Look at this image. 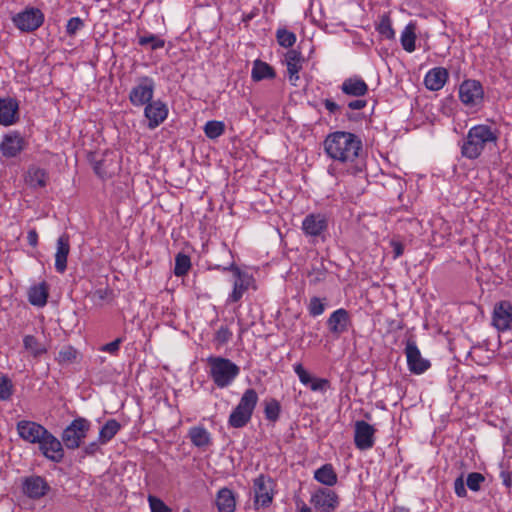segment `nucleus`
Returning <instances> with one entry per match:
<instances>
[{
    "instance_id": "6",
    "label": "nucleus",
    "mask_w": 512,
    "mask_h": 512,
    "mask_svg": "<svg viewBox=\"0 0 512 512\" xmlns=\"http://www.w3.org/2000/svg\"><path fill=\"white\" fill-rule=\"evenodd\" d=\"M90 422L85 418L74 419L62 433V441L67 449H77L87 436Z\"/></svg>"
},
{
    "instance_id": "31",
    "label": "nucleus",
    "mask_w": 512,
    "mask_h": 512,
    "mask_svg": "<svg viewBox=\"0 0 512 512\" xmlns=\"http://www.w3.org/2000/svg\"><path fill=\"white\" fill-rule=\"evenodd\" d=\"M216 505L219 512H234L236 501L233 492L228 488H222L218 491Z\"/></svg>"
},
{
    "instance_id": "50",
    "label": "nucleus",
    "mask_w": 512,
    "mask_h": 512,
    "mask_svg": "<svg viewBox=\"0 0 512 512\" xmlns=\"http://www.w3.org/2000/svg\"><path fill=\"white\" fill-rule=\"evenodd\" d=\"M122 342H123L122 338H117V339H115L114 341H112L110 343L102 345L99 348V350L102 351V352L109 353L111 355H117V353L120 350V345L122 344Z\"/></svg>"
},
{
    "instance_id": "40",
    "label": "nucleus",
    "mask_w": 512,
    "mask_h": 512,
    "mask_svg": "<svg viewBox=\"0 0 512 512\" xmlns=\"http://www.w3.org/2000/svg\"><path fill=\"white\" fill-rule=\"evenodd\" d=\"M225 131V125L221 121L211 120L204 126V133L210 139L220 137Z\"/></svg>"
},
{
    "instance_id": "54",
    "label": "nucleus",
    "mask_w": 512,
    "mask_h": 512,
    "mask_svg": "<svg viewBox=\"0 0 512 512\" xmlns=\"http://www.w3.org/2000/svg\"><path fill=\"white\" fill-rule=\"evenodd\" d=\"M27 241L32 247H36L38 244V233L35 229H31L27 234Z\"/></svg>"
},
{
    "instance_id": "7",
    "label": "nucleus",
    "mask_w": 512,
    "mask_h": 512,
    "mask_svg": "<svg viewBox=\"0 0 512 512\" xmlns=\"http://www.w3.org/2000/svg\"><path fill=\"white\" fill-rule=\"evenodd\" d=\"M155 81L149 76L137 78L135 85L129 92V100L135 107L144 106L153 99L155 91Z\"/></svg>"
},
{
    "instance_id": "46",
    "label": "nucleus",
    "mask_w": 512,
    "mask_h": 512,
    "mask_svg": "<svg viewBox=\"0 0 512 512\" xmlns=\"http://www.w3.org/2000/svg\"><path fill=\"white\" fill-rule=\"evenodd\" d=\"M485 481V477L479 472L469 473L467 476L466 484L472 491H479L481 484Z\"/></svg>"
},
{
    "instance_id": "4",
    "label": "nucleus",
    "mask_w": 512,
    "mask_h": 512,
    "mask_svg": "<svg viewBox=\"0 0 512 512\" xmlns=\"http://www.w3.org/2000/svg\"><path fill=\"white\" fill-rule=\"evenodd\" d=\"M258 402V395L252 388L247 389L237 406L231 412L228 424L233 428H242L250 420Z\"/></svg>"
},
{
    "instance_id": "60",
    "label": "nucleus",
    "mask_w": 512,
    "mask_h": 512,
    "mask_svg": "<svg viewBox=\"0 0 512 512\" xmlns=\"http://www.w3.org/2000/svg\"><path fill=\"white\" fill-rule=\"evenodd\" d=\"M502 477H503V484L507 488H510L512 486V479H511L510 475L502 473Z\"/></svg>"
},
{
    "instance_id": "1",
    "label": "nucleus",
    "mask_w": 512,
    "mask_h": 512,
    "mask_svg": "<svg viewBox=\"0 0 512 512\" xmlns=\"http://www.w3.org/2000/svg\"><path fill=\"white\" fill-rule=\"evenodd\" d=\"M326 156L331 160L329 175L339 178L345 175L357 176L366 168L365 154L361 139L346 131L328 134L323 142Z\"/></svg>"
},
{
    "instance_id": "23",
    "label": "nucleus",
    "mask_w": 512,
    "mask_h": 512,
    "mask_svg": "<svg viewBox=\"0 0 512 512\" xmlns=\"http://www.w3.org/2000/svg\"><path fill=\"white\" fill-rule=\"evenodd\" d=\"M23 493L31 499H39L47 494L49 485L41 476H29L23 480Z\"/></svg>"
},
{
    "instance_id": "2",
    "label": "nucleus",
    "mask_w": 512,
    "mask_h": 512,
    "mask_svg": "<svg viewBox=\"0 0 512 512\" xmlns=\"http://www.w3.org/2000/svg\"><path fill=\"white\" fill-rule=\"evenodd\" d=\"M498 136L496 130L488 125L471 127L461 146V154L467 159H477L486 147L495 145Z\"/></svg>"
},
{
    "instance_id": "30",
    "label": "nucleus",
    "mask_w": 512,
    "mask_h": 512,
    "mask_svg": "<svg viewBox=\"0 0 512 512\" xmlns=\"http://www.w3.org/2000/svg\"><path fill=\"white\" fill-rule=\"evenodd\" d=\"M191 443L198 448H206L211 444V435L203 426H194L188 432Z\"/></svg>"
},
{
    "instance_id": "56",
    "label": "nucleus",
    "mask_w": 512,
    "mask_h": 512,
    "mask_svg": "<svg viewBox=\"0 0 512 512\" xmlns=\"http://www.w3.org/2000/svg\"><path fill=\"white\" fill-rule=\"evenodd\" d=\"M366 104H367V102L365 100L357 99V100L350 101L348 103V107L351 110H360V109L364 108L366 106Z\"/></svg>"
},
{
    "instance_id": "39",
    "label": "nucleus",
    "mask_w": 512,
    "mask_h": 512,
    "mask_svg": "<svg viewBox=\"0 0 512 512\" xmlns=\"http://www.w3.org/2000/svg\"><path fill=\"white\" fill-rule=\"evenodd\" d=\"M138 44L140 46L149 45L151 50H158L165 46V40L155 34H146L139 36Z\"/></svg>"
},
{
    "instance_id": "52",
    "label": "nucleus",
    "mask_w": 512,
    "mask_h": 512,
    "mask_svg": "<svg viewBox=\"0 0 512 512\" xmlns=\"http://www.w3.org/2000/svg\"><path fill=\"white\" fill-rule=\"evenodd\" d=\"M454 490L458 497H465L467 495L463 476L456 478L454 481Z\"/></svg>"
},
{
    "instance_id": "33",
    "label": "nucleus",
    "mask_w": 512,
    "mask_h": 512,
    "mask_svg": "<svg viewBox=\"0 0 512 512\" xmlns=\"http://www.w3.org/2000/svg\"><path fill=\"white\" fill-rule=\"evenodd\" d=\"M23 347L33 358H39L47 353L45 343L39 341L33 335H25L23 338Z\"/></svg>"
},
{
    "instance_id": "47",
    "label": "nucleus",
    "mask_w": 512,
    "mask_h": 512,
    "mask_svg": "<svg viewBox=\"0 0 512 512\" xmlns=\"http://www.w3.org/2000/svg\"><path fill=\"white\" fill-rule=\"evenodd\" d=\"M148 503L151 512H171V508L168 507L160 498L149 495Z\"/></svg>"
},
{
    "instance_id": "28",
    "label": "nucleus",
    "mask_w": 512,
    "mask_h": 512,
    "mask_svg": "<svg viewBox=\"0 0 512 512\" xmlns=\"http://www.w3.org/2000/svg\"><path fill=\"white\" fill-rule=\"evenodd\" d=\"M341 90L348 96L362 97L367 94L368 85L360 77H350L343 81Z\"/></svg>"
},
{
    "instance_id": "38",
    "label": "nucleus",
    "mask_w": 512,
    "mask_h": 512,
    "mask_svg": "<svg viewBox=\"0 0 512 512\" xmlns=\"http://www.w3.org/2000/svg\"><path fill=\"white\" fill-rule=\"evenodd\" d=\"M191 268L190 257L183 253H178L175 257L174 274L178 277L184 276Z\"/></svg>"
},
{
    "instance_id": "48",
    "label": "nucleus",
    "mask_w": 512,
    "mask_h": 512,
    "mask_svg": "<svg viewBox=\"0 0 512 512\" xmlns=\"http://www.w3.org/2000/svg\"><path fill=\"white\" fill-rule=\"evenodd\" d=\"M84 27V22L80 17H72L68 20L66 25V33L69 36H74Z\"/></svg>"
},
{
    "instance_id": "25",
    "label": "nucleus",
    "mask_w": 512,
    "mask_h": 512,
    "mask_svg": "<svg viewBox=\"0 0 512 512\" xmlns=\"http://www.w3.org/2000/svg\"><path fill=\"white\" fill-rule=\"evenodd\" d=\"M449 78L446 68L435 67L429 70L424 77L425 87L430 91H438L444 87Z\"/></svg>"
},
{
    "instance_id": "32",
    "label": "nucleus",
    "mask_w": 512,
    "mask_h": 512,
    "mask_svg": "<svg viewBox=\"0 0 512 512\" xmlns=\"http://www.w3.org/2000/svg\"><path fill=\"white\" fill-rule=\"evenodd\" d=\"M314 478L326 486H334L338 477L332 464H324L314 472Z\"/></svg>"
},
{
    "instance_id": "55",
    "label": "nucleus",
    "mask_w": 512,
    "mask_h": 512,
    "mask_svg": "<svg viewBox=\"0 0 512 512\" xmlns=\"http://www.w3.org/2000/svg\"><path fill=\"white\" fill-rule=\"evenodd\" d=\"M391 246L393 248L394 258L400 257L404 252L403 245L398 241H392Z\"/></svg>"
},
{
    "instance_id": "35",
    "label": "nucleus",
    "mask_w": 512,
    "mask_h": 512,
    "mask_svg": "<svg viewBox=\"0 0 512 512\" xmlns=\"http://www.w3.org/2000/svg\"><path fill=\"white\" fill-rule=\"evenodd\" d=\"M251 77L254 81H261L264 79H272L275 77L274 69L261 60H256L253 63Z\"/></svg>"
},
{
    "instance_id": "19",
    "label": "nucleus",
    "mask_w": 512,
    "mask_h": 512,
    "mask_svg": "<svg viewBox=\"0 0 512 512\" xmlns=\"http://www.w3.org/2000/svg\"><path fill=\"white\" fill-rule=\"evenodd\" d=\"M405 354L408 368L412 373L422 374L430 367L429 361L421 356V353L414 341H407Z\"/></svg>"
},
{
    "instance_id": "49",
    "label": "nucleus",
    "mask_w": 512,
    "mask_h": 512,
    "mask_svg": "<svg viewBox=\"0 0 512 512\" xmlns=\"http://www.w3.org/2000/svg\"><path fill=\"white\" fill-rule=\"evenodd\" d=\"M232 337V332L226 326H221L215 333L214 340L217 345L222 346L226 344Z\"/></svg>"
},
{
    "instance_id": "26",
    "label": "nucleus",
    "mask_w": 512,
    "mask_h": 512,
    "mask_svg": "<svg viewBox=\"0 0 512 512\" xmlns=\"http://www.w3.org/2000/svg\"><path fill=\"white\" fill-rule=\"evenodd\" d=\"M70 252V239L67 234H62L57 240L55 253V269L58 273H64L67 268V258Z\"/></svg>"
},
{
    "instance_id": "41",
    "label": "nucleus",
    "mask_w": 512,
    "mask_h": 512,
    "mask_svg": "<svg viewBox=\"0 0 512 512\" xmlns=\"http://www.w3.org/2000/svg\"><path fill=\"white\" fill-rule=\"evenodd\" d=\"M276 39L280 46L284 48L292 47L296 42V35L286 28H279L276 31Z\"/></svg>"
},
{
    "instance_id": "24",
    "label": "nucleus",
    "mask_w": 512,
    "mask_h": 512,
    "mask_svg": "<svg viewBox=\"0 0 512 512\" xmlns=\"http://www.w3.org/2000/svg\"><path fill=\"white\" fill-rule=\"evenodd\" d=\"M284 61L287 66L288 79L292 85L296 86L299 80V72L303 67L304 58L301 52L291 49L286 52Z\"/></svg>"
},
{
    "instance_id": "58",
    "label": "nucleus",
    "mask_w": 512,
    "mask_h": 512,
    "mask_svg": "<svg viewBox=\"0 0 512 512\" xmlns=\"http://www.w3.org/2000/svg\"><path fill=\"white\" fill-rule=\"evenodd\" d=\"M94 171L100 177H105L107 175L106 169L103 167L102 161H95L94 163Z\"/></svg>"
},
{
    "instance_id": "53",
    "label": "nucleus",
    "mask_w": 512,
    "mask_h": 512,
    "mask_svg": "<svg viewBox=\"0 0 512 512\" xmlns=\"http://www.w3.org/2000/svg\"><path fill=\"white\" fill-rule=\"evenodd\" d=\"M325 108L332 114L339 111L340 107L331 99H325L323 102Z\"/></svg>"
},
{
    "instance_id": "17",
    "label": "nucleus",
    "mask_w": 512,
    "mask_h": 512,
    "mask_svg": "<svg viewBox=\"0 0 512 512\" xmlns=\"http://www.w3.org/2000/svg\"><path fill=\"white\" fill-rule=\"evenodd\" d=\"M376 429L369 423L361 420L355 423L354 443L359 450L371 449L375 444Z\"/></svg>"
},
{
    "instance_id": "42",
    "label": "nucleus",
    "mask_w": 512,
    "mask_h": 512,
    "mask_svg": "<svg viewBox=\"0 0 512 512\" xmlns=\"http://www.w3.org/2000/svg\"><path fill=\"white\" fill-rule=\"evenodd\" d=\"M308 312L311 316L317 317L324 313L326 308V299H321L319 297H312L308 304Z\"/></svg>"
},
{
    "instance_id": "61",
    "label": "nucleus",
    "mask_w": 512,
    "mask_h": 512,
    "mask_svg": "<svg viewBox=\"0 0 512 512\" xmlns=\"http://www.w3.org/2000/svg\"><path fill=\"white\" fill-rule=\"evenodd\" d=\"M182 512H191L189 509H184Z\"/></svg>"
},
{
    "instance_id": "18",
    "label": "nucleus",
    "mask_w": 512,
    "mask_h": 512,
    "mask_svg": "<svg viewBox=\"0 0 512 512\" xmlns=\"http://www.w3.org/2000/svg\"><path fill=\"white\" fill-rule=\"evenodd\" d=\"M26 141L19 132H10L3 136L0 152L6 158L18 156L25 148Z\"/></svg>"
},
{
    "instance_id": "5",
    "label": "nucleus",
    "mask_w": 512,
    "mask_h": 512,
    "mask_svg": "<svg viewBox=\"0 0 512 512\" xmlns=\"http://www.w3.org/2000/svg\"><path fill=\"white\" fill-rule=\"evenodd\" d=\"M274 480L265 474H260L253 480L254 505L258 508L268 507L274 497Z\"/></svg>"
},
{
    "instance_id": "44",
    "label": "nucleus",
    "mask_w": 512,
    "mask_h": 512,
    "mask_svg": "<svg viewBox=\"0 0 512 512\" xmlns=\"http://www.w3.org/2000/svg\"><path fill=\"white\" fill-rule=\"evenodd\" d=\"M309 282L311 284H318L325 280L326 278V269L323 264L312 266L311 270L308 273Z\"/></svg>"
},
{
    "instance_id": "51",
    "label": "nucleus",
    "mask_w": 512,
    "mask_h": 512,
    "mask_svg": "<svg viewBox=\"0 0 512 512\" xmlns=\"http://www.w3.org/2000/svg\"><path fill=\"white\" fill-rule=\"evenodd\" d=\"M378 30L379 33L387 39H393L395 37V31L389 20L382 21Z\"/></svg>"
},
{
    "instance_id": "16",
    "label": "nucleus",
    "mask_w": 512,
    "mask_h": 512,
    "mask_svg": "<svg viewBox=\"0 0 512 512\" xmlns=\"http://www.w3.org/2000/svg\"><path fill=\"white\" fill-rule=\"evenodd\" d=\"M295 374L298 376L299 381L310 388L313 392L325 393L330 389V381L325 378H318L310 374L301 363L293 366Z\"/></svg>"
},
{
    "instance_id": "36",
    "label": "nucleus",
    "mask_w": 512,
    "mask_h": 512,
    "mask_svg": "<svg viewBox=\"0 0 512 512\" xmlns=\"http://www.w3.org/2000/svg\"><path fill=\"white\" fill-rule=\"evenodd\" d=\"M121 425L115 419L108 420L99 431V443H108L120 430Z\"/></svg>"
},
{
    "instance_id": "20",
    "label": "nucleus",
    "mask_w": 512,
    "mask_h": 512,
    "mask_svg": "<svg viewBox=\"0 0 512 512\" xmlns=\"http://www.w3.org/2000/svg\"><path fill=\"white\" fill-rule=\"evenodd\" d=\"M326 324L330 333L339 337L348 331L351 324V316L346 309L339 308L330 314Z\"/></svg>"
},
{
    "instance_id": "37",
    "label": "nucleus",
    "mask_w": 512,
    "mask_h": 512,
    "mask_svg": "<svg viewBox=\"0 0 512 512\" xmlns=\"http://www.w3.org/2000/svg\"><path fill=\"white\" fill-rule=\"evenodd\" d=\"M281 413V405L280 402L275 399L271 398L268 400H265L264 402V414L265 418L270 422H276Z\"/></svg>"
},
{
    "instance_id": "57",
    "label": "nucleus",
    "mask_w": 512,
    "mask_h": 512,
    "mask_svg": "<svg viewBox=\"0 0 512 512\" xmlns=\"http://www.w3.org/2000/svg\"><path fill=\"white\" fill-rule=\"evenodd\" d=\"M99 446H100L99 440L97 442L96 441L91 442L84 447V452L88 455H93L94 453H96L99 450Z\"/></svg>"
},
{
    "instance_id": "45",
    "label": "nucleus",
    "mask_w": 512,
    "mask_h": 512,
    "mask_svg": "<svg viewBox=\"0 0 512 512\" xmlns=\"http://www.w3.org/2000/svg\"><path fill=\"white\" fill-rule=\"evenodd\" d=\"M76 357L77 351L71 346H66L59 351L57 360L61 364H66L73 362Z\"/></svg>"
},
{
    "instance_id": "14",
    "label": "nucleus",
    "mask_w": 512,
    "mask_h": 512,
    "mask_svg": "<svg viewBox=\"0 0 512 512\" xmlns=\"http://www.w3.org/2000/svg\"><path fill=\"white\" fill-rule=\"evenodd\" d=\"M492 325L500 332L512 329V304L509 301L503 300L495 304Z\"/></svg>"
},
{
    "instance_id": "13",
    "label": "nucleus",
    "mask_w": 512,
    "mask_h": 512,
    "mask_svg": "<svg viewBox=\"0 0 512 512\" xmlns=\"http://www.w3.org/2000/svg\"><path fill=\"white\" fill-rule=\"evenodd\" d=\"M41 453L49 460L59 463L64 457L62 443L48 430L37 443Z\"/></svg>"
},
{
    "instance_id": "8",
    "label": "nucleus",
    "mask_w": 512,
    "mask_h": 512,
    "mask_svg": "<svg viewBox=\"0 0 512 512\" xmlns=\"http://www.w3.org/2000/svg\"><path fill=\"white\" fill-rule=\"evenodd\" d=\"M224 271H231L233 273V290L228 296L229 302H238L244 293L254 284L252 275L241 271L233 263L229 267H224Z\"/></svg>"
},
{
    "instance_id": "10",
    "label": "nucleus",
    "mask_w": 512,
    "mask_h": 512,
    "mask_svg": "<svg viewBox=\"0 0 512 512\" xmlns=\"http://www.w3.org/2000/svg\"><path fill=\"white\" fill-rule=\"evenodd\" d=\"M14 25L22 32H32L44 22L43 13L37 8H26L13 17Z\"/></svg>"
},
{
    "instance_id": "59",
    "label": "nucleus",
    "mask_w": 512,
    "mask_h": 512,
    "mask_svg": "<svg viewBox=\"0 0 512 512\" xmlns=\"http://www.w3.org/2000/svg\"><path fill=\"white\" fill-rule=\"evenodd\" d=\"M298 512H313L311 507H309L304 501L299 500L296 502Z\"/></svg>"
},
{
    "instance_id": "21",
    "label": "nucleus",
    "mask_w": 512,
    "mask_h": 512,
    "mask_svg": "<svg viewBox=\"0 0 512 512\" xmlns=\"http://www.w3.org/2000/svg\"><path fill=\"white\" fill-rule=\"evenodd\" d=\"M16 429L20 438L31 444H37L47 431L44 426L28 420L19 421Z\"/></svg>"
},
{
    "instance_id": "3",
    "label": "nucleus",
    "mask_w": 512,
    "mask_h": 512,
    "mask_svg": "<svg viewBox=\"0 0 512 512\" xmlns=\"http://www.w3.org/2000/svg\"><path fill=\"white\" fill-rule=\"evenodd\" d=\"M209 375L218 388H226L240 374V368L228 358L210 356L207 358Z\"/></svg>"
},
{
    "instance_id": "43",
    "label": "nucleus",
    "mask_w": 512,
    "mask_h": 512,
    "mask_svg": "<svg viewBox=\"0 0 512 512\" xmlns=\"http://www.w3.org/2000/svg\"><path fill=\"white\" fill-rule=\"evenodd\" d=\"M14 386L10 378L5 375L0 376V400L7 401L13 394Z\"/></svg>"
},
{
    "instance_id": "9",
    "label": "nucleus",
    "mask_w": 512,
    "mask_h": 512,
    "mask_svg": "<svg viewBox=\"0 0 512 512\" xmlns=\"http://www.w3.org/2000/svg\"><path fill=\"white\" fill-rule=\"evenodd\" d=\"M484 97V91L481 83L477 80L468 79L459 86L460 101L467 107L473 108L479 106Z\"/></svg>"
},
{
    "instance_id": "11",
    "label": "nucleus",
    "mask_w": 512,
    "mask_h": 512,
    "mask_svg": "<svg viewBox=\"0 0 512 512\" xmlns=\"http://www.w3.org/2000/svg\"><path fill=\"white\" fill-rule=\"evenodd\" d=\"M310 504L316 512H334L339 505V499L334 491L319 488L311 495Z\"/></svg>"
},
{
    "instance_id": "15",
    "label": "nucleus",
    "mask_w": 512,
    "mask_h": 512,
    "mask_svg": "<svg viewBox=\"0 0 512 512\" xmlns=\"http://www.w3.org/2000/svg\"><path fill=\"white\" fill-rule=\"evenodd\" d=\"M144 106V116L148 120L147 126L150 130H154L167 119L169 110L163 101H150Z\"/></svg>"
},
{
    "instance_id": "12",
    "label": "nucleus",
    "mask_w": 512,
    "mask_h": 512,
    "mask_svg": "<svg viewBox=\"0 0 512 512\" xmlns=\"http://www.w3.org/2000/svg\"><path fill=\"white\" fill-rule=\"evenodd\" d=\"M328 228V219L321 213L308 214L302 221L301 229L305 236L323 238Z\"/></svg>"
},
{
    "instance_id": "29",
    "label": "nucleus",
    "mask_w": 512,
    "mask_h": 512,
    "mask_svg": "<svg viewBox=\"0 0 512 512\" xmlns=\"http://www.w3.org/2000/svg\"><path fill=\"white\" fill-rule=\"evenodd\" d=\"M25 182L32 188H43L48 182V173L45 169L30 166L25 175Z\"/></svg>"
},
{
    "instance_id": "22",
    "label": "nucleus",
    "mask_w": 512,
    "mask_h": 512,
    "mask_svg": "<svg viewBox=\"0 0 512 512\" xmlns=\"http://www.w3.org/2000/svg\"><path fill=\"white\" fill-rule=\"evenodd\" d=\"M19 121V102L12 97L0 98V125L11 126Z\"/></svg>"
},
{
    "instance_id": "27",
    "label": "nucleus",
    "mask_w": 512,
    "mask_h": 512,
    "mask_svg": "<svg viewBox=\"0 0 512 512\" xmlns=\"http://www.w3.org/2000/svg\"><path fill=\"white\" fill-rule=\"evenodd\" d=\"M28 301L36 307H44L49 296V286L45 281L33 285L28 290Z\"/></svg>"
},
{
    "instance_id": "34",
    "label": "nucleus",
    "mask_w": 512,
    "mask_h": 512,
    "mask_svg": "<svg viewBox=\"0 0 512 512\" xmlns=\"http://www.w3.org/2000/svg\"><path fill=\"white\" fill-rule=\"evenodd\" d=\"M416 24L414 22L408 23L403 31L401 32L400 42L402 48L408 52L412 53L416 49Z\"/></svg>"
}]
</instances>
